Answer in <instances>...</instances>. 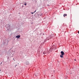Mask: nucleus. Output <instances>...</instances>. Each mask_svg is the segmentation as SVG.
Here are the masks:
<instances>
[{"instance_id": "f257e3e1", "label": "nucleus", "mask_w": 79, "mask_h": 79, "mask_svg": "<svg viewBox=\"0 0 79 79\" xmlns=\"http://www.w3.org/2000/svg\"><path fill=\"white\" fill-rule=\"evenodd\" d=\"M60 53L61 55H64V53L63 51H61L60 52Z\"/></svg>"}, {"instance_id": "f03ea898", "label": "nucleus", "mask_w": 79, "mask_h": 79, "mask_svg": "<svg viewBox=\"0 0 79 79\" xmlns=\"http://www.w3.org/2000/svg\"><path fill=\"white\" fill-rule=\"evenodd\" d=\"M35 76H39V74L38 73H35Z\"/></svg>"}, {"instance_id": "7ed1b4c3", "label": "nucleus", "mask_w": 79, "mask_h": 79, "mask_svg": "<svg viewBox=\"0 0 79 79\" xmlns=\"http://www.w3.org/2000/svg\"><path fill=\"white\" fill-rule=\"evenodd\" d=\"M15 37L16 38H17V39H19L20 38V35H17Z\"/></svg>"}, {"instance_id": "20e7f679", "label": "nucleus", "mask_w": 79, "mask_h": 79, "mask_svg": "<svg viewBox=\"0 0 79 79\" xmlns=\"http://www.w3.org/2000/svg\"><path fill=\"white\" fill-rule=\"evenodd\" d=\"M60 57L61 58H63V55H60Z\"/></svg>"}, {"instance_id": "39448f33", "label": "nucleus", "mask_w": 79, "mask_h": 79, "mask_svg": "<svg viewBox=\"0 0 79 79\" xmlns=\"http://www.w3.org/2000/svg\"><path fill=\"white\" fill-rule=\"evenodd\" d=\"M65 16H67V14H64V17H65Z\"/></svg>"}, {"instance_id": "423d86ee", "label": "nucleus", "mask_w": 79, "mask_h": 79, "mask_svg": "<svg viewBox=\"0 0 79 79\" xmlns=\"http://www.w3.org/2000/svg\"><path fill=\"white\" fill-rule=\"evenodd\" d=\"M46 53L45 52H43V54H44V55H45Z\"/></svg>"}, {"instance_id": "0eeeda50", "label": "nucleus", "mask_w": 79, "mask_h": 79, "mask_svg": "<svg viewBox=\"0 0 79 79\" xmlns=\"http://www.w3.org/2000/svg\"><path fill=\"white\" fill-rule=\"evenodd\" d=\"M31 13L32 14H34V12H31Z\"/></svg>"}, {"instance_id": "6e6552de", "label": "nucleus", "mask_w": 79, "mask_h": 79, "mask_svg": "<svg viewBox=\"0 0 79 79\" xmlns=\"http://www.w3.org/2000/svg\"><path fill=\"white\" fill-rule=\"evenodd\" d=\"M27 5L26 3H25V4H24V5Z\"/></svg>"}, {"instance_id": "1a4fd4ad", "label": "nucleus", "mask_w": 79, "mask_h": 79, "mask_svg": "<svg viewBox=\"0 0 79 79\" xmlns=\"http://www.w3.org/2000/svg\"><path fill=\"white\" fill-rule=\"evenodd\" d=\"M36 11V10H35V11L34 12V13Z\"/></svg>"}, {"instance_id": "9d476101", "label": "nucleus", "mask_w": 79, "mask_h": 79, "mask_svg": "<svg viewBox=\"0 0 79 79\" xmlns=\"http://www.w3.org/2000/svg\"><path fill=\"white\" fill-rule=\"evenodd\" d=\"M74 60L75 61H76V59H74Z\"/></svg>"}, {"instance_id": "9b49d317", "label": "nucleus", "mask_w": 79, "mask_h": 79, "mask_svg": "<svg viewBox=\"0 0 79 79\" xmlns=\"http://www.w3.org/2000/svg\"><path fill=\"white\" fill-rule=\"evenodd\" d=\"M1 64H2V62H1Z\"/></svg>"}, {"instance_id": "f8f14e48", "label": "nucleus", "mask_w": 79, "mask_h": 79, "mask_svg": "<svg viewBox=\"0 0 79 79\" xmlns=\"http://www.w3.org/2000/svg\"><path fill=\"white\" fill-rule=\"evenodd\" d=\"M13 60H14V58H13Z\"/></svg>"}, {"instance_id": "ddd939ff", "label": "nucleus", "mask_w": 79, "mask_h": 79, "mask_svg": "<svg viewBox=\"0 0 79 79\" xmlns=\"http://www.w3.org/2000/svg\"><path fill=\"white\" fill-rule=\"evenodd\" d=\"M15 66H16V65H15Z\"/></svg>"}]
</instances>
